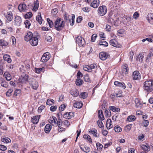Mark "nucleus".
Listing matches in <instances>:
<instances>
[{"label":"nucleus","instance_id":"nucleus-5","mask_svg":"<svg viewBox=\"0 0 153 153\" xmlns=\"http://www.w3.org/2000/svg\"><path fill=\"white\" fill-rule=\"evenodd\" d=\"M76 42L80 47L83 46L85 44L84 39L80 36H78L76 38Z\"/></svg>","mask_w":153,"mask_h":153},{"label":"nucleus","instance_id":"nucleus-14","mask_svg":"<svg viewBox=\"0 0 153 153\" xmlns=\"http://www.w3.org/2000/svg\"><path fill=\"white\" fill-rule=\"evenodd\" d=\"M109 43L112 46L116 47H120L121 46L118 44L117 42L115 39H112L110 41Z\"/></svg>","mask_w":153,"mask_h":153},{"label":"nucleus","instance_id":"nucleus-13","mask_svg":"<svg viewBox=\"0 0 153 153\" xmlns=\"http://www.w3.org/2000/svg\"><path fill=\"white\" fill-rule=\"evenodd\" d=\"M22 19L20 17L16 16L15 19V24L18 26H19L21 25L22 23Z\"/></svg>","mask_w":153,"mask_h":153},{"label":"nucleus","instance_id":"nucleus-12","mask_svg":"<svg viewBox=\"0 0 153 153\" xmlns=\"http://www.w3.org/2000/svg\"><path fill=\"white\" fill-rule=\"evenodd\" d=\"M33 34L32 32H29L25 36V39L27 42L29 41L33 38Z\"/></svg>","mask_w":153,"mask_h":153},{"label":"nucleus","instance_id":"nucleus-22","mask_svg":"<svg viewBox=\"0 0 153 153\" xmlns=\"http://www.w3.org/2000/svg\"><path fill=\"white\" fill-rule=\"evenodd\" d=\"M128 68L127 64H125L122 67V73L126 74H128Z\"/></svg>","mask_w":153,"mask_h":153},{"label":"nucleus","instance_id":"nucleus-60","mask_svg":"<svg viewBox=\"0 0 153 153\" xmlns=\"http://www.w3.org/2000/svg\"><path fill=\"white\" fill-rule=\"evenodd\" d=\"M97 124L99 127L101 128H104L103 124L102 122L100 121L99 120L97 121Z\"/></svg>","mask_w":153,"mask_h":153},{"label":"nucleus","instance_id":"nucleus-24","mask_svg":"<svg viewBox=\"0 0 153 153\" xmlns=\"http://www.w3.org/2000/svg\"><path fill=\"white\" fill-rule=\"evenodd\" d=\"M38 116H34L31 118V121L33 124H36L39 121Z\"/></svg>","mask_w":153,"mask_h":153},{"label":"nucleus","instance_id":"nucleus-64","mask_svg":"<svg viewBox=\"0 0 153 153\" xmlns=\"http://www.w3.org/2000/svg\"><path fill=\"white\" fill-rule=\"evenodd\" d=\"M57 108V106L56 105L52 106L50 108V110L51 111H55Z\"/></svg>","mask_w":153,"mask_h":153},{"label":"nucleus","instance_id":"nucleus-16","mask_svg":"<svg viewBox=\"0 0 153 153\" xmlns=\"http://www.w3.org/2000/svg\"><path fill=\"white\" fill-rule=\"evenodd\" d=\"M100 4L99 0H94L91 4V6L95 8L98 7Z\"/></svg>","mask_w":153,"mask_h":153},{"label":"nucleus","instance_id":"nucleus-63","mask_svg":"<svg viewBox=\"0 0 153 153\" xmlns=\"http://www.w3.org/2000/svg\"><path fill=\"white\" fill-rule=\"evenodd\" d=\"M139 14L137 12H136L134 13L133 16L134 19H137L139 17Z\"/></svg>","mask_w":153,"mask_h":153},{"label":"nucleus","instance_id":"nucleus-9","mask_svg":"<svg viewBox=\"0 0 153 153\" xmlns=\"http://www.w3.org/2000/svg\"><path fill=\"white\" fill-rule=\"evenodd\" d=\"M108 56V54L106 52H100L99 54V57L102 60L106 59Z\"/></svg>","mask_w":153,"mask_h":153},{"label":"nucleus","instance_id":"nucleus-49","mask_svg":"<svg viewBox=\"0 0 153 153\" xmlns=\"http://www.w3.org/2000/svg\"><path fill=\"white\" fill-rule=\"evenodd\" d=\"M47 22H48L49 27L50 28H52L53 26V22L50 19L48 18L47 19Z\"/></svg>","mask_w":153,"mask_h":153},{"label":"nucleus","instance_id":"nucleus-15","mask_svg":"<svg viewBox=\"0 0 153 153\" xmlns=\"http://www.w3.org/2000/svg\"><path fill=\"white\" fill-rule=\"evenodd\" d=\"M147 19L149 23L153 25V13H150L148 14Z\"/></svg>","mask_w":153,"mask_h":153},{"label":"nucleus","instance_id":"nucleus-6","mask_svg":"<svg viewBox=\"0 0 153 153\" xmlns=\"http://www.w3.org/2000/svg\"><path fill=\"white\" fill-rule=\"evenodd\" d=\"M50 57V56L49 53H45L42 55L41 59V61L43 62H46L49 59Z\"/></svg>","mask_w":153,"mask_h":153},{"label":"nucleus","instance_id":"nucleus-1","mask_svg":"<svg viewBox=\"0 0 153 153\" xmlns=\"http://www.w3.org/2000/svg\"><path fill=\"white\" fill-rule=\"evenodd\" d=\"M143 84V87L145 91L149 93L153 91V80H146L144 82Z\"/></svg>","mask_w":153,"mask_h":153},{"label":"nucleus","instance_id":"nucleus-11","mask_svg":"<svg viewBox=\"0 0 153 153\" xmlns=\"http://www.w3.org/2000/svg\"><path fill=\"white\" fill-rule=\"evenodd\" d=\"M18 9L21 12H25L27 10L26 5L24 3L19 5L18 7Z\"/></svg>","mask_w":153,"mask_h":153},{"label":"nucleus","instance_id":"nucleus-54","mask_svg":"<svg viewBox=\"0 0 153 153\" xmlns=\"http://www.w3.org/2000/svg\"><path fill=\"white\" fill-rule=\"evenodd\" d=\"M84 79V80L85 82H89L90 81L88 75L87 74H86L85 75Z\"/></svg>","mask_w":153,"mask_h":153},{"label":"nucleus","instance_id":"nucleus-52","mask_svg":"<svg viewBox=\"0 0 153 153\" xmlns=\"http://www.w3.org/2000/svg\"><path fill=\"white\" fill-rule=\"evenodd\" d=\"M32 15L31 12H29L27 13L25 15V18L26 19L30 18Z\"/></svg>","mask_w":153,"mask_h":153},{"label":"nucleus","instance_id":"nucleus-44","mask_svg":"<svg viewBox=\"0 0 153 153\" xmlns=\"http://www.w3.org/2000/svg\"><path fill=\"white\" fill-rule=\"evenodd\" d=\"M114 129L115 131L117 132H120L122 131V129L120 127L118 126H115L114 128Z\"/></svg>","mask_w":153,"mask_h":153},{"label":"nucleus","instance_id":"nucleus-7","mask_svg":"<svg viewBox=\"0 0 153 153\" xmlns=\"http://www.w3.org/2000/svg\"><path fill=\"white\" fill-rule=\"evenodd\" d=\"M30 44L33 46H36L38 43V38L36 37H33L29 41Z\"/></svg>","mask_w":153,"mask_h":153},{"label":"nucleus","instance_id":"nucleus-28","mask_svg":"<svg viewBox=\"0 0 153 153\" xmlns=\"http://www.w3.org/2000/svg\"><path fill=\"white\" fill-rule=\"evenodd\" d=\"M6 17L8 20L9 21H11L13 18V16L12 12L10 11L7 12Z\"/></svg>","mask_w":153,"mask_h":153},{"label":"nucleus","instance_id":"nucleus-2","mask_svg":"<svg viewBox=\"0 0 153 153\" xmlns=\"http://www.w3.org/2000/svg\"><path fill=\"white\" fill-rule=\"evenodd\" d=\"M65 25L64 21L62 19L58 18L54 22V27L58 31L62 30L64 27Z\"/></svg>","mask_w":153,"mask_h":153},{"label":"nucleus","instance_id":"nucleus-32","mask_svg":"<svg viewBox=\"0 0 153 153\" xmlns=\"http://www.w3.org/2000/svg\"><path fill=\"white\" fill-rule=\"evenodd\" d=\"M135 103L136 106L138 108L142 106L143 105V103L138 99L136 98L135 100Z\"/></svg>","mask_w":153,"mask_h":153},{"label":"nucleus","instance_id":"nucleus-62","mask_svg":"<svg viewBox=\"0 0 153 153\" xmlns=\"http://www.w3.org/2000/svg\"><path fill=\"white\" fill-rule=\"evenodd\" d=\"M83 68L84 70L85 71H88L89 72H91V69L89 68V67L88 66L84 67Z\"/></svg>","mask_w":153,"mask_h":153},{"label":"nucleus","instance_id":"nucleus-26","mask_svg":"<svg viewBox=\"0 0 153 153\" xmlns=\"http://www.w3.org/2000/svg\"><path fill=\"white\" fill-rule=\"evenodd\" d=\"M111 120L110 119H107L106 123V127L107 129H109L112 128L113 126L111 124Z\"/></svg>","mask_w":153,"mask_h":153},{"label":"nucleus","instance_id":"nucleus-36","mask_svg":"<svg viewBox=\"0 0 153 153\" xmlns=\"http://www.w3.org/2000/svg\"><path fill=\"white\" fill-rule=\"evenodd\" d=\"M83 82V81L80 78L77 79L76 80V84L77 86H80Z\"/></svg>","mask_w":153,"mask_h":153},{"label":"nucleus","instance_id":"nucleus-33","mask_svg":"<svg viewBox=\"0 0 153 153\" xmlns=\"http://www.w3.org/2000/svg\"><path fill=\"white\" fill-rule=\"evenodd\" d=\"M4 76L7 81H10L11 79V75L7 72H5L4 74Z\"/></svg>","mask_w":153,"mask_h":153},{"label":"nucleus","instance_id":"nucleus-61","mask_svg":"<svg viewBox=\"0 0 153 153\" xmlns=\"http://www.w3.org/2000/svg\"><path fill=\"white\" fill-rule=\"evenodd\" d=\"M105 116H110L111 115L110 111V110H105Z\"/></svg>","mask_w":153,"mask_h":153},{"label":"nucleus","instance_id":"nucleus-48","mask_svg":"<svg viewBox=\"0 0 153 153\" xmlns=\"http://www.w3.org/2000/svg\"><path fill=\"white\" fill-rule=\"evenodd\" d=\"M44 68L42 67V68H35V71L36 73L39 74L42 71H44Z\"/></svg>","mask_w":153,"mask_h":153},{"label":"nucleus","instance_id":"nucleus-30","mask_svg":"<svg viewBox=\"0 0 153 153\" xmlns=\"http://www.w3.org/2000/svg\"><path fill=\"white\" fill-rule=\"evenodd\" d=\"M3 59L4 60L6 61L8 63H10L12 61L10 56L7 54L4 55L3 56Z\"/></svg>","mask_w":153,"mask_h":153},{"label":"nucleus","instance_id":"nucleus-21","mask_svg":"<svg viewBox=\"0 0 153 153\" xmlns=\"http://www.w3.org/2000/svg\"><path fill=\"white\" fill-rule=\"evenodd\" d=\"M114 84L115 85L119 87H122L124 89L126 88L125 85L124 83L123 82H120L117 81H116L114 82Z\"/></svg>","mask_w":153,"mask_h":153},{"label":"nucleus","instance_id":"nucleus-17","mask_svg":"<svg viewBox=\"0 0 153 153\" xmlns=\"http://www.w3.org/2000/svg\"><path fill=\"white\" fill-rule=\"evenodd\" d=\"M142 149L145 152H147L150 151V146L147 144L146 145H142L141 146Z\"/></svg>","mask_w":153,"mask_h":153},{"label":"nucleus","instance_id":"nucleus-42","mask_svg":"<svg viewBox=\"0 0 153 153\" xmlns=\"http://www.w3.org/2000/svg\"><path fill=\"white\" fill-rule=\"evenodd\" d=\"M98 45H103L105 47H107L108 45V43L106 41H101L99 42Z\"/></svg>","mask_w":153,"mask_h":153},{"label":"nucleus","instance_id":"nucleus-35","mask_svg":"<svg viewBox=\"0 0 153 153\" xmlns=\"http://www.w3.org/2000/svg\"><path fill=\"white\" fill-rule=\"evenodd\" d=\"M83 137L84 139L87 140L88 141H89L90 143H92V139L91 138V137L90 136L88 135L84 134L83 136Z\"/></svg>","mask_w":153,"mask_h":153},{"label":"nucleus","instance_id":"nucleus-29","mask_svg":"<svg viewBox=\"0 0 153 153\" xmlns=\"http://www.w3.org/2000/svg\"><path fill=\"white\" fill-rule=\"evenodd\" d=\"M82 103L81 102L76 101L74 104L73 106L74 107L80 108L82 107Z\"/></svg>","mask_w":153,"mask_h":153},{"label":"nucleus","instance_id":"nucleus-25","mask_svg":"<svg viewBox=\"0 0 153 153\" xmlns=\"http://www.w3.org/2000/svg\"><path fill=\"white\" fill-rule=\"evenodd\" d=\"M36 21L39 22L40 25L42 24L43 20L41 17V15L40 13H38V15L36 17Z\"/></svg>","mask_w":153,"mask_h":153},{"label":"nucleus","instance_id":"nucleus-39","mask_svg":"<svg viewBox=\"0 0 153 153\" xmlns=\"http://www.w3.org/2000/svg\"><path fill=\"white\" fill-rule=\"evenodd\" d=\"M8 45V43L3 39H0V46H6Z\"/></svg>","mask_w":153,"mask_h":153},{"label":"nucleus","instance_id":"nucleus-50","mask_svg":"<svg viewBox=\"0 0 153 153\" xmlns=\"http://www.w3.org/2000/svg\"><path fill=\"white\" fill-rule=\"evenodd\" d=\"M153 56V50H151L150 51L149 53L148 54L147 57V60H149L151 57Z\"/></svg>","mask_w":153,"mask_h":153},{"label":"nucleus","instance_id":"nucleus-53","mask_svg":"<svg viewBox=\"0 0 153 153\" xmlns=\"http://www.w3.org/2000/svg\"><path fill=\"white\" fill-rule=\"evenodd\" d=\"M12 89H9L6 93V95L8 97H10L11 95V93L13 91Z\"/></svg>","mask_w":153,"mask_h":153},{"label":"nucleus","instance_id":"nucleus-46","mask_svg":"<svg viewBox=\"0 0 153 153\" xmlns=\"http://www.w3.org/2000/svg\"><path fill=\"white\" fill-rule=\"evenodd\" d=\"M80 97L83 98L85 99L88 96L87 93L86 92H83L81 93L80 95Z\"/></svg>","mask_w":153,"mask_h":153},{"label":"nucleus","instance_id":"nucleus-19","mask_svg":"<svg viewBox=\"0 0 153 153\" xmlns=\"http://www.w3.org/2000/svg\"><path fill=\"white\" fill-rule=\"evenodd\" d=\"M80 148L82 150L85 152L88 153L90 150V149L89 147L86 146H84L83 145L80 146Z\"/></svg>","mask_w":153,"mask_h":153},{"label":"nucleus","instance_id":"nucleus-51","mask_svg":"<svg viewBox=\"0 0 153 153\" xmlns=\"http://www.w3.org/2000/svg\"><path fill=\"white\" fill-rule=\"evenodd\" d=\"M97 147V149L99 151L101 150L103 148V146L99 143H96Z\"/></svg>","mask_w":153,"mask_h":153},{"label":"nucleus","instance_id":"nucleus-31","mask_svg":"<svg viewBox=\"0 0 153 153\" xmlns=\"http://www.w3.org/2000/svg\"><path fill=\"white\" fill-rule=\"evenodd\" d=\"M144 57L143 54L141 53H139L138 56L136 57V59L137 61H139L140 62H141L143 61V59Z\"/></svg>","mask_w":153,"mask_h":153},{"label":"nucleus","instance_id":"nucleus-10","mask_svg":"<svg viewBox=\"0 0 153 153\" xmlns=\"http://www.w3.org/2000/svg\"><path fill=\"white\" fill-rule=\"evenodd\" d=\"M74 116V113L73 112H67L63 115V117L66 119H71Z\"/></svg>","mask_w":153,"mask_h":153},{"label":"nucleus","instance_id":"nucleus-58","mask_svg":"<svg viewBox=\"0 0 153 153\" xmlns=\"http://www.w3.org/2000/svg\"><path fill=\"white\" fill-rule=\"evenodd\" d=\"M62 121L60 120L59 121H57V123L56 125H57L59 128H60L62 126Z\"/></svg>","mask_w":153,"mask_h":153},{"label":"nucleus","instance_id":"nucleus-59","mask_svg":"<svg viewBox=\"0 0 153 153\" xmlns=\"http://www.w3.org/2000/svg\"><path fill=\"white\" fill-rule=\"evenodd\" d=\"M97 37V35L96 34H93L91 37V41L92 42H94Z\"/></svg>","mask_w":153,"mask_h":153},{"label":"nucleus","instance_id":"nucleus-47","mask_svg":"<svg viewBox=\"0 0 153 153\" xmlns=\"http://www.w3.org/2000/svg\"><path fill=\"white\" fill-rule=\"evenodd\" d=\"M131 124H129L126 125L124 129L125 131L128 132L130 131L131 128Z\"/></svg>","mask_w":153,"mask_h":153},{"label":"nucleus","instance_id":"nucleus-34","mask_svg":"<svg viewBox=\"0 0 153 153\" xmlns=\"http://www.w3.org/2000/svg\"><path fill=\"white\" fill-rule=\"evenodd\" d=\"M51 129V126L50 124H47L45 128V131L47 133H48Z\"/></svg>","mask_w":153,"mask_h":153},{"label":"nucleus","instance_id":"nucleus-57","mask_svg":"<svg viewBox=\"0 0 153 153\" xmlns=\"http://www.w3.org/2000/svg\"><path fill=\"white\" fill-rule=\"evenodd\" d=\"M134 55V53L133 51H131L129 53V59L131 62L132 61L133 56Z\"/></svg>","mask_w":153,"mask_h":153},{"label":"nucleus","instance_id":"nucleus-56","mask_svg":"<svg viewBox=\"0 0 153 153\" xmlns=\"http://www.w3.org/2000/svg\"><path fill=\"white\" fill-rule=\"evenodd\" d=\"M123 18L124 20L126 19L127 22H128L131 21V18L130 16H125Z\"/></svg>","mask_w":153,"mask_h":153},{"label":"nucleus","instance_id":"nucleus-40","mask_svg":"<svg viewBox=\"0 0 153 153\" xmlns=\"http://www.w3.org/2000/svg\"><path fill=\"white\" fill-rule=\"evenodd\" d=\"M79 91L76 89L71 92V95L74 97H77L79 95Z\"/></svg>","mask_w":153,"mask_h":153},{"label":"nucleus","instance_id":"nucleus-55","mask_svg":"<svg viewBox=\"0 0 153 153\" xmlns=\"http://www.w3.org/2000/svg\"><path fill=\"white\" fill-rule=\"evenodd\" d=\"M66 106L64 104H62L59 107V111H63L66 107Z\"/></svg>","mask_w":153,"mask_h":153},{"label":"nucleus","instance_id":"nucleus-27","mask_svg":"<svg viewBox=\"0 0 153 153\" xmlns=\"http://www.w3.org/2000/svg\"><path fill=\"white\" fill-rule=\"evenodd\" d=\"M39 7V1L38 0H36V1H34V6L32 10L34 11H36L38 10Z\"/></svg>","mask_w":153,"mask_h":153},{"label":"nucleus","instance_id":"nucleus-4","mask_svg":"<svg viewBox=\"0 0 153 153\" xmlns=\"http://www.w3.org/2000/svg\"><path fill=\"white\" fill-rule=\"evenodd\" d=\"M107 9L105 6H100L98 9V13L100 16L104 15L106 13Z\"/></svg>","mask_w":153,"mask_h":153},{"label":"nucleus","instance_id":"nucleus-18","mask_svg":"<svg viewBox=\"0 0 153 153\" xmlns=\"http://www.w3.org/2000/svg\"><path fill=\"white\" fill-rule=\"evenodd\" d=\"M89 132L95 137L97 138L99 137V134L97 133V131L96 129L92 128L90 131H89Z\"/></svg>","mask_w":153,"mask_h":153},{"label":"nucleus","instance_id":"nucleus-41","mask_svg":"<svg viewBox=\"0 0 153 153\" xmlns=\"http://www.w3.org/2000/svg\"><path fill=\"white\" fill-rule=\"evenodd\" d=\"M136 118V117L134 116L131 115L128 117L127 119L128 121L130 122L134 121Z\"/></svg>","mask_w":153,"mask_h":153},{"label":"nucleus","instance_id":"nucleus-8","mask_svg":"<svg viewBox=\"0 0 153 153\" xmlns=\"http://www.w3.org/2000/svg\"><path fill=\"white\" fill-rule=\"evenodd\" d=\"M132 77L134 80L139 79L141 78L140 74L138 71H135L133 72Z\"/></svg>","mask_w":153,"mask_h":153},{"label":"nucleus","instance_id":"nucleus-45","mask_svg":"<svg viewBox=\"0 0 153 153\" xmlns=\"http://www.w3.org/2000/svg\"><path fill=\"white\" fill-rule=\"evenodd\" d=\"M54 104V100L51 99H49L47 100L46 104L47 105H51Z\"/></svg>","mask_w":153,"mask_h":153},{"label":"nucleus","instance_id":"nucleus-3","mask_svg":"<svg viewBox=\"0 0 153 153\" xmlns=\"http://www.w3.org/2000/svg\"><path fill=\"white\" fill-rule=\"evenodd\" d=\"M29 85L34 90H36L38 88L39 85L36 80L33 78H31L28 81Z\"/></svg>","mask_w":153,"mask_h":153},{"label":"nucleus","instance_id":"nucleus-20","mask_svg":"<svg viewBox=\"0 0 153 153\" xmlns=\"http://www.w3.org/2000/svg\"><path fill=\"white\" fill-rule=\"evenodd\" d=\"M48 121L51 124H56L57 123V119L56 117L52 116L50 117L48 120Z\"/></svg>","mask_w":153,"mask_h":153},{"label":"nucleus","instance_id":"nucleus-23","mask_svg":"<svg viewBox=\"0 0 153 153\" xmlns=\"http://www.w3.org/2000/svg\"><path fill=\"white\" fill-rule=\"evenodd\" d=\"M1 140L2 142L6 143H9L11 142V140L9 138L5 136L2 137Z\"/></svg>","mask_w":153,"mask_h":153},{"label":"nucleus","instance_id":"nucleus-43","mask_svg":"<svg viewBox=\"0 0 153 153\" xmlns=\"http://www.w3.org/2000/svg\"><path fill=\"white\" fill-rule=\"evenodd\" d=\"M25 25V27L26 28H29L31 24L30 21L28 20H26L24 22Z\"/></svg>","mask_w":153,"mask_h":153},{"label":"nucleus","instance_id":"nucleus-38","mask_svg":"<svg viewBox=\"0 0 153 153\" xmlns=\"http://www.w3.org/2000/svg\"><path fill=\"white\" fill-rule=\"evenodd\" d=\"M109 108L110 110H112L113 112L116 111L117 112H119L120 111V109L119 108H116L114 106H110Z\"/></svg>","mask_w":153,"mask_h":153},{"label":"nucleus","instance_id":"nucleus-37","mask_svg":"<svg viewBox=\"0 0 153 153\" xmlns=\"http://www.w3.org/2000/svg\"><path fill=\"white\" fill-rule=\"evenodd\" d=\"M98 116L101 120H103L104 119V117L102 111L101 110H100L98 112Z\"/></svg>","mask_w":153,"mask_h":153}]
</instances>
